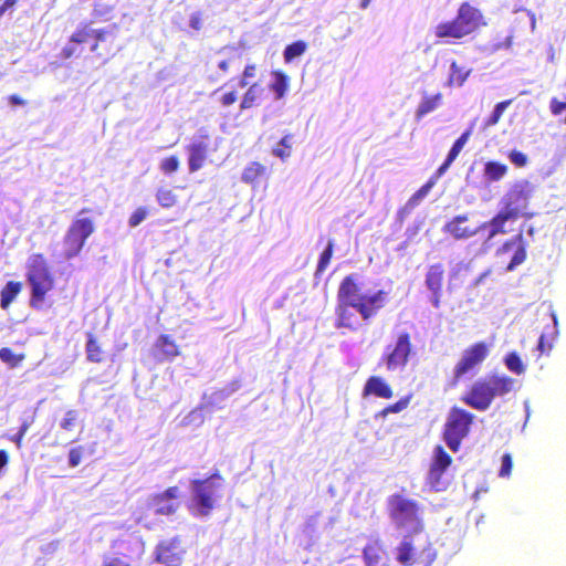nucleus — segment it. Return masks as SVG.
Listing matches in <instances>:
<instances>
[{
	"instance_id": "56",
	"label": "nucleus",
	"mask_w": 566,
	"mask_h": 566,
	"mask_svg": "<svg viewBox=\"0 0 566 566\" xmlns=\"http://www.w3.org/2000/svg\"><path fill=\"white\" fill-rule=\"evenodd\" d=\"M231 62H232V59H224V60H221V61L218 63V67H219V70H221L223 73H228V72L230 71Z\"/></svg>"
},
{
	"instance_id": "53",
	"label": "nucleus",
	"mask_w": 566,
	"mask_h": 566,
	"mask_svg": "<svg viewBox=\"0 0 566 566\" xmlns=\"http://www.w3.org/2000/svg\"><path fill=\"white\" fill-rule=\"evenodd\" d=\"M189 25L191 29L199 31L202 29V13L201 12H195L191 14L189 20Z\"/></svg>"
},
{
	"instance_id": "49",
	"label": "nucleus",
	"mask_w": 566,
	"mask_h": 566,
	"mask_svg": "<svg viewBox=\"0 0 566 566\" xmlns=\"http://www.w3.org/2000/svg\"><path fill=\"white\" fill-rule=\"evenodd\" d=\"M83 458V447L72 448L69 451V464L72 468L77 467Z\"/></svg>"
},
{
	"instance_id": "8",
	"label": "nucleus",
	"mask_w": 566,
	"mask_h": 566,
	"mask_svg": "<svg viewBox=\"0 0 566 566\" xmlns=\"http://www.w3.org/2000/svg\"><path fill=\"white\" fill-rule=\"evenodd\" d=\"M387 512L390 520L399 528L413 526V533H420L423 528L421 520V505L401 493H394L387 499Z\"/></svg>"
},
{
	"instance_id": "15",
	"label": "nucleus",
	"mask_w": 566,
	"mask_h": 566,
	"mask_svg": "<svg viewBox=\"0 0 566 566\" xmlns=\"http://www.w3.org/2000/svg\"><path fill=\"white\" fill-rule=\"evenodd\" d=\"M442 231L454 240H467L480 232L479 226L470 223L469 214H458L447 221Z\"/></svg>"
},
{
	"instance_id": "55",
	"label": "nucleus",
	"mask_w": 566,
	"mask_h": 566,
	"mask_svg": "<svg viewBox=\"0 0 566 566\" xmlns=\"http://www.w3.org/2000/svg\"><path fill=\"white\" fill-rule=\"evenodd\" d=\"M8 102L12 106H23L27 103L22 97H20L17 94L9 95L8 96Z\"/></svg>"
},
{
	"instance_id": "32",
	"label": "nucleus",
	"mask_w": 566,
	"mask_h": 566,
	"mask_svg": "<svg viewBox=\"0 0 566 566\" xmlns=\"http://www.w3.org/2000/svg\"><path fill=\"white\" fill-rule=\"evenodd\" d=\"M441 99H442L441 93H437L436 95H432V96H426L421 101V103L419 104V106L416 111L417 119H421L426 114L434 111L439 106Z\"/></svg>"
},
{
	"instance_id": "46",
	"label": "nucleus",
	"mask_w": 566,
	"mask_h": 566,
	"mask_svg": "<svg viewBox=\"0 0 566 566\" xmlns=\"http://www.w3.org/2000/svg\"><path fill=\"white\" fill-rule=\"evenodd\" d=\"M77 411L76 410H69L66 411L64 418L60 422V426L63 430H72L77 421Z\"/></svg>"
},
{
	"instance_id": "42",
	"label": "nucleus",
	"mask_w": 566,
	"mask_h": 566,
	"mask_svg": "<svg viewBox=\"0 0 566 566\" xmlns=\"http://www.w3.org/2000/svg\"><path fill=\"white\" fill-rule=\"evenodd\" d=\"M179 166H180V161H179L178 156H176V155L168 156L160 161V170L165 175H170V174L176 172L179 169Z\"/></svg>"
},
{
	"instance_id": "47",
	"label": "nucleus",
	"mask_w": 566,
	"mask_h": 566,
	"mask_svg": "<svg viewBox=\"0 0 566 566\" xmlns=\"http://www.w3.org/2000/svg\"><path fill=\"white\" fill-rule=\"evenodd\" d=\"M501 469L499 471V476L509 478L513 468V460L510 453L503 454L501 459Z\"/></svg>"
},
{
	"instance_id": "18",
	"label": "nucleus",
	"mask_w": 566,
	"mask_h": 566,
	"mask_svg": "<svg viewBox=\"0 0 566 566\" xmlns=\"http://www.w3.org/2000/svg\"><path fill=\"white\" fill-rule=\"evenodd\" d=\"M444 273L446 269L442 263L429 265L426 272L424 284L431 292V304L434 308H439L441 305Z\"/></svg>"
},
{
	"instance_id": "7",
	"label": "nucleus",
	"mask_w": 566,
	"mask_h": 566,
	"mask_svg": "<svg viewBox=\"0 0 566 566\" xmlns=\"http://www.w3.org/2000/svg\"><path fill=\"white\" fill-rule=\"evenodd\" d=\"M90 208H83L70 223L63 237V256L72 260L80 255L87 239L95 232L96 224L92 217H84L91 212Z\"/></svg>"
},
{
	"instance_id": "31",
	"label": "nucleus",
	"mask_w": 566,
	"mask_h": 566,
	"mask_svg": "<svg viewBox=\"0 0 566 566\" xmlns=\"http://www.w3.org/2000/svg\"><path fill=\"white\" fill-rule=\"evenodd\" d=\"M262 88L259 83L251 84L242 96L240 109L245 111L254 107L258 104Z\"/></svg>"
},
{
	"instance_id": "26",
	"label": "nucleus",
	"mask_w": 566,
	"mask_h": 566,
	"mask_svg": "<svg viewBox=\"0 0 566 566\" xmlns=\"http://www.w3.org/2000/svg\"><path fill=\"white\" fill-rule=\"evenodd\" d=\"M509 167L500 161L490 160L484 164L483 176L488 182L500 181L507 175Z\"/></svg>"
},
{
	"instance_id": "45",
	"label": "nucleus",
	"mask_w": 566,
	"mask_h": 566,
	"mask_svg": "<svg viewBox=\"0 0 566 566\" xmlns=\"http://www.w3.org/2000/svg\"><path fill=\"white\" fill-rule=\"evenodd\" d=\"M238 99H239V94H238V91L234 88H232L228 92H224L219 97V102L222 107H230L233 104H235L238 102Z\"/></svg>"
},
{
	"instance_id": "61",
	"label": "nucleus",
	"mask_w": 566,
	"mask_h": 566,
	"mask_svg": "<svg viewBox=\"0 0 566 566\" xmlns=\"http://www.w3.org/2000/svg\"><path fill=\"white\" fill-rule=\"evenodd\" d=\"M485 275H486V273H483V274L479 277L478 282L482 281V279H483Z\"/></svg>"
},
{
	"instance_id": "5",
	"label": "nucleus",
	"mask_w": 566,
	"mask_h": 566,
	"mask_svg": "<svg viewBox=\"0 0 566 566\" xmlns=\"http://www.w3.org/2000/svg\"><path fill=\"white\" fill-rule=\"evenodd\" d=\"M27 281L31 289L30 306L41 308L48 293L55 285L54 275L44 254L33 253L30 255L27 264Z\"/></svg>"
},
{
	"instance_id": "14",
	"label": "nucleus",
	"mask_w": 566,
	"mask_h": 566,
	"mask_svg": "<svg viewBox=\"0 0 566 566\" xmlns=\"http://www.w3.org/2000/svg\"><path fill=\"white\" fill-rule=\"evenodd\" d=\"M452 458L443 449L442 446L438 444L433 449V457L430 463L427 481L429 485L436 491L442 490V475L447 469L451 465Z\"/></svg>"
},
{
	"instance_id": "9",
	"label": "nucleus",
	"mask_w": 566,
	"mask_h": 566,
	"mask_svg": "<svg viewBox=\"0 0 566 566\" xmlns=\"http://www.w3.org/2000/svg\"><path fill=\"white\" fill-rule=\"evenodd\" d=\"M474 415L459 407H452L442 430V438L452 452H458L468 437L474 421Z\"/></svg>"
},
{
	"instance_id": "54",
	"label": "nucleus",
	"mask_w": 566,
	"mask_h": 566,
	"mask_svg": "<svg viewBox=\"0 0 566 566\" xmlns=\"http://www.w3.org/2000/svg\"><path fill=\"white\" fill-rule=\"evenodd\" d=\"M434 180L430 179L428 182H426L420 189L417 190V192L413 195L415 199H421L430 191V189L433 187Z\"/></svg>"
},
{
	"instance_id": "1",
	"label": "nucleus",
	"mask_w": 566,
	"mask_h": 566,
	"mask_svg": "<svg viewBox=\"0 0 566 566\" xmlns=\"http://www.w3.org/2000/svg\"><path fill=\"white\" fill-rule=\"evenodd\" d=\"M388 301V293L377 290L363 293L357 274L346 275L339 283L336 294L335 327L355 332L359 328V317L368 322L374 318Z\"/></svg>"
},
{
	"instance_id": "4",
	"label": "nucleus",
	"mask_w": 566,
	"mask_h": 566,
	"mask_svg": "<svg viewBox=\"0 0 566 566\" xmlns=\"http://www.w3.org/2000/svg\"><path fill=\"white\" fill-rule=\"evenodd\" d=\"M514 385L515 380L509 376L490 375L473 382L461 400L475 410L485 411L495 397L511 392Z\"/></svg>"
},
{
	"instance_id": "28",
	"label": "nucleus",
	"mask_w": 566,
	"mask_h": 566,
	"mask_svg": "<svg viewBox=\"0 0 566 566\" xmlns=\"http://www.w3.org/2000/svg\"><path fill=\"white\" fill-rule=\"evenodd\" d=\"M156 346L160 350L161 357L165 359L174 358L179 355V348L169 335H160Z\"/></svg>"
},
{
	"instance_id": "22",
	"label": "nucleus",
	"mask_w": 566,
	"mask_h": 566,
	"mask_svg": "<svg viewBox=\"0 0 566 566\" xmlns=\"http://www.w3.org/2000/svg\"><path fill=\"white\" fill-rule=\"evenodd\" d=\"M189 153L188 157V166L190 172H196L202 168L207 155H208V145L203 142L192 143L187 147Z\"/></svg>"
},
{
	"instance_id": "34",
	"label": "nucleus",
	"mask_w": 566,
	"mask_h": 566,
	"mask_svg": "<svg viewBox=\"0 0 566 566\" xmlns=\"http://www.w3.org/2000/svg\"><path fill=\"white\" fill-rule=\"evenodd\" d=\"M156 200L158 205L164 209L172 208L177 201V195L168 188H159L156 191Z\"/></svg>"
},
{
	"instance_id": "35",
	"label": "nucleus",
	"mask_w": 566,
	"mask_h": 566,
	"mask_svg": "<svg viewBox=\"0 0 566 566\" xmlns=\"http://www.w3.org/2000/svg\"><path fill=\"white\" fill-rule=\"evenodd\" d=\"M307 49V44L304 41H295L285 46L283 56L285 63L292 62L295 57L301 56Z\"/></svg>"
},
{
	"instance_id": "48",
	"label": "nucleus",
	"mask_w": 566,
	"mask_h": 566,
	"mask_svg": "<svg viewBox=\"0 0 566 566\" xmlns=\"http://www.w3.org/2000/svg\"><path fill=\"white\" fill-rule=\"evenodd\" d=\"M255 75H256V65L255 64L245 65L243 72H242V75L239 80V86L245 87L248 85V78L255 77Z\"/></svg>"
},
{
	"instance_id": "37",
	"label": "nucleus",
	"mask_w": 566,
	"mask_h": 566,
	"mask_svg": "<svg viewBox=\"0 0 566 566\" xmlns=\"http://www.w3.org/2000/svg\"><path fill=\"white\" fill-rule=\"evenodd\" d=\"M24 358L25 355L23 353L15 354L9 347L0 348V359L11 368L18 367L24 360Z\"/></svg>"
},
{
	"instance_id": "51",
	"label": "nucleus",
	"mask_w": 566,
	"mask_h": 566,
	"mask_svg": "<svg viewBox=\"0 0 566 566\" xmlns=\"http://www.w3.org/2000/svg\"><path fill=\"white\" fill-rule=\"evenodd\" d=\"M29 427H30V423H29V422H27V421H24V422L21 424V427H20L19 431H18L14 436H12V437L10 438V440H11V441H13V442L17 444V447H18V448H21V446H22V440H23V438H24V436H25L27 431L29 430Z\"/></svg>"
},
{
	"instance_id": "19",
	"label": "nucleus",
	"mask_w": 566,
	"mask_h": 566,
	"mask_svg": "<svg viewBox=\"0 0 566 566\" xmlns=\"http://www.w3.org/2000/svg\"><path fill=\"white\" fill-rule=\"evenodd\" d=\"M413 531L403 536L396 547V560L405 566L415 565L418 562V549L413 543Z\"/></svg>"
},
{
	"instance_id": "2",
	"label": "nucleus",
	"mask_w": 566,
	"mask_h": 566,
	"mask_svg": "<svg viewBox=\"0 0 566 566\" xmlns=\"http://www.w3.org/2000/svg\"><path fill=\"white\" fill-rule=\"evenodd\" d=\"M102 63H106L117 51L116 35L112 29L93 28L91 21L81 22L71 33L59 56L63 61L86 57V51Z\"/></svg>"
},
{
	"instance_id": "12",
	"label": "nucleus",
	"mask_w": 566,
	"mask_h": 566,
	"mask_svg": "<svg viewBox=\"0 0 566 566\" xmlns=\"http://www.w3.org/2000/svg\"><path fill=\"white\" fill-rule=\"evenodd\" d=\"M186 548L179 536L161 539L155 546L154 562L160 566H182Z\"/></svg>"
},
{
	"instance_id": "58",
	"label": "nucleus",
	"mask_w": 566,
	"mask_h": 566,
	"mask_svg": "<svg viewBox=\"0 0 566 566\" xmlns=\"http://www.w3.org/2000/svg\"><path fill=\"white\" fill-rule=\"evenodd\" d=\"M9 454L6 450H0V471L8 464Z\"/></svg>"
},
{
	"instance_id": "6",
	"label": "nucleus",
	"mask_w": 566,
	"mask_h": 566,
	"mask_svg": "<svg viewBox=\"0 0 566 566\" xmlns=\"http://www.w3.org/2000/svg\"><path fill=\"white\" fill-rule=\"evenodd\" d=\"M223 486L222 475L216 471L206 479L191 481L192 497L189 504L190 512L196 516H209L216 509L220 491Z\"/></svg>"
},
{
	"instance_id": "52",
	"label": "nucleus",
	"mask_w": 566,
	"mask_h": 566,
	"mask_svg": "<svg viewBox=\"0 0 566 566\" xmlns=\"http://www.w3.org/2000/svg\"><path fill=\"white\" fill-rule=\"evenodd\" d=\"M549 109L553 115H560L566 109V102L558 101L557 98H552L549 103Z\"/></svg>"
},
{
	"instance_id": "60",
	"label": "nucleus",
	"mask_w": 566,
	"mask_h": 566,
	"mask_svg": "<svg viewBox=\"0 0 566 566\" xmlns=\"http://www.w3.org/2000/svg\"><path fill=\"white\" fill-rule=\"evenodd\" d=\"M371 0H361L360 1V9H367Z\"/></svg>"
},
{
	"instance_id": "20",
	"label": "nucleus",
	"mask_w": 566,
	"mask_h": 566,
	"mask_svg": "<svg viewBox=\"0 0 566 566\" xmlns=\"http://www.w3.org/2000/svg\"><path fill=\"white\" fill-rule=\"evenodd\" d=\"M510 220L513 221V218H510L509 214L500 210L491 220L480 223V232L486 229L489 230L484 244H489L490 241L499 234L507 233L505 224Z\"/></svg>"
},
{
	"instance_id": "17",
	"label": "nucleus",
	"mask_w": 566,
	"mask_h": 566,
	"mask_svg": "<svg viewBox=\"0 0 566 566\" xmlns=\"http://www.w3.org/2000/svg\"><path fill=\"white\" fill-rule=\"evenodd\" d=\"M180 490L178 486H169L165 491L155 493L150 497V505L157 515H172L179 507Z\"/></svg>"
},
{
	"instance_id": "38",
	"label": "nucleus",
	"mask_w": 566,
	"mask_h": 566,
	"mask_svg": "<svg viewBox=\"0 0 566 566\" xmlns=\"http://www.w3.org/2000/svg\"><path fill=\"white\" fill-rule=\"evenodd\" d=\"M333 251H334V241L329 240L327 243V247L319 255L316 271H315L316 276L322 275L325 272V270L327 269V266L329 265L331 259L333 256Z\"/></svg>"
},
{
	"instance_id": "3",
	"label": "nucleus",
	"mask_w": 566,
	"mask_h": 566,
	"mask_svg": "<svg viewBox=\"0 0 566 566\" xmlns=\"http://www.w3.org/2000/svg\"><path fill=\"white\" fill-rule=\"evenodd\" d=\"M483 12L470 2H462L453 19L442 21L433 28V35L439 41L461 40L486 27Z\"/></svg>"
},
{
	"instance_id": "30",
	"label": "nucleus",
	"mask_w": 566,
	"mask_h": 566,
	"mask_svg": "<svg viewBox=\"0 0 566 566\" xmlns=\"http://www.w3.org/2000/svg\"><path fill=\"white\" fill-rule=\"evenodd\" d=\"M273 82L270 84L271 91L274 92L277 99L282 98L290 85L289 76L282 71H273Z\"/></svg>"
},
{
	"instance_id": "36",
	"label": "nucleus",
	"mask_w": 566,
	"mask_h": 566,
	"mask_svg": "<svg viewBox=\"0 0 566 566\" xmlns=\"http://www.w3.org/2000/svg\"><path fill=\"white\" fill-rule=\"evenodd\" d=\"M512 102L513 99H506L497 103L492 114L484 120L483 127L489 128L495 126L500 122L505 109L512 104Z\"/></svg>"
},
{
	"instance_id": "44",
	"label": "nucleus",
	"mask_w": 566,
	"mask_h": 566,
	"mask_svg": "<svg viewBox=\"0 0 566 566\" xmlns=\"http://www.w3.org/2000/svg\"><path fill=\"white\" fill-rule=\"evenodd\" d=\"M148 211L145 207H138L129 217L128 224L132 228L140 224L147 217Z\"/></svg>"
},
{
	"instance_id": "23",
	"label": "nucleus",
	"mask_w": 566,
	"mask_h": 566,
	"mask_svg": "<svg viewBox=\"0 0 566 566\" xmlns=\"http://www.w3.org/2000/svg\"><path fill=\"white\" fill-rule=\"evenodd\" d=\"M470 135H471V130L468 129L464 133H462V135L453 143L444 163L438 168V170L436 172L437 178L440 177L441 175H443L448 170V168L451 166V164L455 160V158L459 156L462 148L469 140Z\"/></svg>"
},
{
	"instance_id": "24",
	"label": "nucleus",
	"mask_w": 566,
	"mask_h": 566,
	"mask_svg": "<svg viewBox=\"0 0 566 566\" xmlns=\"http://www.w3.org/2000/svg\"><path fill=\"white\" fill-rule=\"evenodd\" d=\"M86 359L90 363L101 364L106 359V352L99 339L92 333H87V340L85 345Z\"/></svg>"
},
{
	"instance_id": "25",
	"label": "nucleus",
	"mask_w": 566,
	"mask_h": 566,
	"mask_svg": "<svg viewBox=\"0 0 566 566\" xmlns=\"http://www.w3.org/2000/svg\"><path fill=\"white\" fill-rule=\"evenodd\" d=\"M268 174V168L258 161L250 163L242 171L241 179L249 185L258 184Z\"/></svg>"
},
{
	"instance_id": "10",
	"label": "nucleus",
	"mask_w": 566,
	"mask_h": 566,
	"mask_svg": "<svg viewBox=\"0 0 566 566\" xmlns=\"http://www.w3.org/2000/svg\"><path fill=\"white\" fill-rule=\"evenodd\" d=\"M533 193L534 186L531 181L523 179L514 182L502 198L501 210L513 218V221L520 218H532L533 213L526 210Z\"/></svg>"
},
{
	"instance_id": "29",
	"label": "nucleus",
	"mask_w": 566,
	"mask_h": 566,
	"mask_svg": "<svg viewBox=\"0 0 566 566\" xmlns=\"http://www.w3.org/2000/svg\"><path fill=\"white\" fill-rule=\"evenodd\" d=\"M382 547L379 542L367 544L363 549L366 566H378L381 560Z\"/></svg>"
},
{
	"instance_id": "59",
	"label": "nucleus",
	"mask_w": 566,
	"mask_h": 566,
	"mask_svg": "<svg viewBox=\"0 0 566 566\" xmlns=\"http://www.w3.org/2000/svg\"><path fill=\"white\" fill-rule=\"evenodd\" d=\"M527 15H528L530 21H531L532 30L534 31L535 28H536V17H535V13H533L531 11H527Z\"/></svg>"
},
{
	"instance_id": "62",
	"label": "nucleus",
	"mask_w": 566,
	"mask_h": 566,
	"mask_svg": "<svg viewBox=\"0 0 566 566\" xmlns=\"http://www.w3.org/2000/svg\"><path fill=\"white\" fill-rule=\"evenodd\" d=\"M553 318H554V323L556 324L557 323L556 316L554 315Z\"/></svg>"
},
{
	"instance_id": "21",
	"label": "nucleus",
	"mask_w": 566,
	"mask_h": 566,
	"mask_svg": "<svg viewBox=\"0 0 566 566\" xmlns=\"http://www.w3.org/2000/svg\"><path fill=\"white\" fill-rule=\"evenodd\" d=\"M363 396H375L382 399H390L394 396L391 386L379 376H370L364 386Z\"/></svg>"
},
{
	"instance_id": "11",
	"label": "nucleus",
	"mask_w": 566,
	"mask_h": 566,
	"mask_svg": "<svg viewBox=\"0 0 566 566\" xmlns=\"http://www.w3.org/2000/svg\"><path fill=\"white\" fill-rule=\"evenodd\" d=\"M412 354L411 335L408 332H401L397 335L395 345L387 348V353L382 356L386 369L394 371L402 369L407 366Z\"/></svg>"
},
{
	"instance_id": "16",
	"label": "nucleus",
	"mask_w": 566,
	"mask_h": 566,
	"mask_svg": "<svg viewBox=\"0 0 566 566\" xmlns=\"http://www.w3.org/2000/svg\"><path fill=\"white\" fill-rule=\"evenodd\" d=\"M527 243L522 232L506 240L496 251L497 255L512 252V259L506 265V271H513L515 268L524 263L527 256Z\"/></svg>"
},
{
	"instance_id": "33",
	"label": "nucleus",
	"mask_w": 566,
	"mask_h": 566,
	"mask_svg": "<svg viewBox=\"0 0 566 566\" xmlns=\"http://www.w3.org/2000/svg\"><path fill=\"white\" fill-rule=\"evenodd\" d=\"M469 76V71H465L455 61H453L450 65V75L448 80V84L450 86L457 85L461 86Z\"/></svg>"
},
{
	"instance_id": "39",
	"label": "nucleus",
	"mask_w": 566,
	"mask_h": 566,
	"mask_svg": "<svg viewBox=\"0 0 566 566\" xmlns=\"http://www.w3.org/2000/svg\"><path fill=\"white\" fill-rule=\"evenodd\" d=\"M507 369L516 375H522L525 371V366L516 352L509 353L504 358Z\"/></svg>"
},
{
	"instance_id": "43",
	"label": "nucleus",
	"mask_w": 566,
	"mask_h": 566,
	"mask_svg": "<svg viewBox=\"0 0 566 566\" xmlns=\"http://www.w3.org/2000/svg\"><path fill=\"white\" fill-rule=\"evenodd\" d=\"M507 157L510 161L517 168H523L528 164V157L524 153L517 149H512Z\"/></svg>"
},
{
	"instance_id": "50",
	"label": "nucleus",
	"mask_w": 566,
	"mask_h": 566,
	"mask_svg": "<svg viewBox=\"0 0 566 566\" xmlns=\"http://www.w3.org/2000/svg\"><path fill=\"white\" fill-rule=\"evenodd\" d=\"M536 349L539 352V355H548L553 349V342L547 340L546 336L542 334L539 336Z\"/></svg>"
},
{
	"instance_id": "27",
	"label": "nucleus",
	"mask_w": 566,
	"mask_h": 566,
	"mask_svg": "<svg viewBox=\"0 0 566 566\" xmlns=\"http://www.w3.org/2000/svg\"><path fill=\"white\" fill-rule=\"evenodd\" d=\"M22 291V283L18 281H9L1 290L0 305L7 310L14 301L18 294Z\"/></svg>"
},
{
	"instance_id": "57",
	"label": "nucleus",
	"mask_w": 566,
	"mask_h": 566,
	"mask_svg": "<svg viewBox=\"0 0 566 566\" xmlns=\"http://www.w3.org/2000/svg\"><path fill=\"white\" fill-rule=\"evenodd\" d=\"M103 566H129V564L120 558H112L105 562Z\"/></svg>"
},
{
	"instance_id": "40",
	"label": "nucleus",
	"mask_w": 566,
	"mask_h": 566,
	"mask_svg": "<svg viewBox=\"0 0 566 566\" xmlns=\"http://www.w3.org/2000/svg\"><path fill=\"white\" fill-rule=\"evenodd\" d=\"M409 402H410V397H403V398L399 399L398 401H396L395 403H391V405L385 407L384 409H381L380 411H378L376 413V418H385L389 413L401 412L402 410H405L408 407Z\"/></svg>"
},
{
	"instance_id": "13",
	"label": "nucleus",
	"mask_w": 566,
	"mask_h": 566,
	"mask_svg": "<svg viewBox=\"0 0 566 566\" xmlns=\"http://www.w3.org/2000/svg\"><path fill=\"white\" fill-rule=\"evenodd\" d=\"M489 345L478 342L469 346L457 363L453 371V382L457 384L464 375L481 365L489 355Z\"/></svg>"
},
{
	"instance_id": "41",
	"label": "nucleus",
	"mask_w": 566,
	"mask_h": 566,
	"mask_svg": "<svg viewBox=\"0 0 566 566\" xmlns=\"http://www.w3.org/2000/svg\"><path fill=\"white\" fill-rule=\"evenodd\" d=\"M291 136L286 135L281 138L279 145L273 149V155L284 160L291 156Z\"/></svg>"
}]
</instances>
